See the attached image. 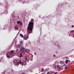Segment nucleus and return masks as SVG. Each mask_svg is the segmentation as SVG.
<instances>
[{"instance_id": "obj_13", "label": "nucleus", "mask_w": 74, "mask_h": 74, "mask_svg": "<svg viewBox=\"0 0 74 74\" xmlns=\"http://www.w3.org/2000/svg\"><path fill=\"white\" fill-rule=\"evenodd\" d=\"M14 28H15V29L16 30H18V28L16 26H15Z\"/></svg>"}, {"instance_id": "obj_12", "label": "nucleus", "mask_w": 74, "mask_h": 74, "mask_svg": "<svg viewBox=\"0 0 74 74\" xmlns=\"http://www.w3.org/2000/svg\"><path fill=\"white\" fill-rule=\"evenodd\" d=\"M18 47H22V45H21V44H18Z\"/></svg>"}, {"instance_id": "obj_21", "label": "nucleus", "mask_w": 74, "mask_h": 74, "mask_svg": "<svg viewBox=\"0 0 74 74\" xmlns=\"http://www.w3.org/2000/svg\"><path fill=\"white\" fill-rule=\"evenodd\" d=\"M21 74H26L25 73H24V72H23V73H22Z\"/></svg>"}, {"instance_id": "obj_6", "label": "nucleus", "mask_w": 74, "mask_h": 74, "mask_svg": "<svg viewBox=\"0 0 74 74\" xmlns=\"http://www.w3.org/2000/svg\"><path fill=\"white\" fill-rule=\"evenodd\" d=\"M28 39V37H24L23 38L24 40H27Z\"/></svg>"}, {"instance_id": "obj_10", "label": "nucleus", "mask_w": 74, "mask_h": 74, "mask_svg": "<svg viewBox=\"0 0 74 74\" xmlns=\"http://www.w3.org/2000/svg\"><path fill=\"white\" fill-rule=\"evenodd\" d=\"M60 64H63L64 63V61H60Z\"/></svg>"}, {"instance_id": "obj_9", "label": "nucleus", "mask_w": 74, "mask_h": 74, "mask_svg": "<svg viewBox=\"0 0 74 74\" xmlns=\"http://www.w3.org/2000/svg\"><path fill=\"white\" fill-rule=\"evenodd\" d=\"M70 62V61L69 60H66V61L65 63H66V64H67V63H68V62Z\"/></svg>"}, {"instance_id": "obj_3", "label": "nucleus", "mask_w": 74, "mask_h": 74, "mask_svg": "<svg viewBox=\"0 0 74 74\" xmlns=\"http://www.w3.org/2000/svg\"><path fill=\"white\" fill-rule=\"evenodd\" d=\"M17 24H19V25H20L21 26H22V23L21 21H18L17 22Z\"/></svg>"}, {"instance_id": "obj_11", "label": "nucleus", "mask_w": 74, "mask_h": 74, "mask_svg": "<svg viewBox=\"0 0 74 74\" xmlns=\"http://www.w3.org/2000/svg\"><path fill=\"white\" fill-rule=\"evenodd\" d=\"M8 53H7V54L6 55V56H7V58H9V59H10V58H11V57H10V56H9L8 55Z\"/></svg>"}, {"instance_id": "obj_1", "label": "nucleus", "mask_w": 74, "mask_h": 74, "mask_svg": "<svg viewBox=\"0 0 74 74\" xmlns=\"http://www.w3.org/2000/svg\"><path fill=\"white\" fill-rule=\"evenodd\" d=\"M31 21V22H29L28 25V27L27 28V32L28 34H30V33H32L33 30V27L34 19L32 18Z\"/></svg>"}, {"instance_id": "obj_15", "label": "nucleus", "mask_w": 74, "mask_h": 74, "mask_svg": "<svg viewBox=\"0 0 74 74\" xmlns=\"http://www.w3.org/2000/svg\"><path fill=\"white\" fill-rule=\"evenodd\" d=\"M20 36L21 37H22V38L23 37V35H22V34H20Z\"/></svg>"}, {"instance_id": "obj_27", "label": "nucleus", "mask_w": 74, "mask_h": 74, "mask_svg": "<svg viewBox=\"0 0 74 74\" xmlns=\"http://www.w3.org/2000/svg\"><path fill=\"white\" fill-rule=\"evenodd\" d=\"M25 59L26 60H27V58H25Z\"/></svg>"}, {"instance_id": "obj_26", "label": "nucleus", "mask_w": 74, "mask_h": 74, "mask_svg": "<svg viewBox=\"0 0 74 74\" xmlns=\"http://www.w3.org/2000/svg\"><path fill=\"white\" fill-rule=\"evenodd\" d=\"M73 51H74V50H72V52H73Z\"/></svg>"}, {"instance_id": "obj_7", "label": "nucleus", "mask_w": 74, "mask_h": 74, "mask_svg": "<svg viewBox=\"0 0 74 74\" xmlns=\"http://www.w3.org/2000/svg\"><path fill=\"white\" fill-rule=\"evenodd\" d=\"M23 40H21L20 42V44H23Z\"/></svg>"}, {"instance_id": "obj_18", "label": "nucleus", "mask_w": 74, "mask_h": 74, "mask_svg": "<svg viewBox=\"0 0 74 74\" xmlns=\"http://www.w3.org/2000/svg\"><path fill=\"white\" fill-rule=\"evenodd\" d=\"M57 67L58 69H60V67L59 66V65H58Z\"/></svg>"}, {"instance_id": "obj_16", "label": "nucleus", "mask_w": 74, "mask_h": 74, "mask_svg": "<svg viewBox=\"0 0 74 74\" xmlns=\"http://www.w3.org/2000/svg\"><path fill=\"white\" fill-rule=\"evenodd\" d=\"M10 53H14V50H11L10 51Z\"/></svg>"}, {"instance_id": "obj_25", "label": "nucleus", "mask_w": 74, "mask_h": 74, "mask_svg": "<svg viewBox=\"0 0 74 74\" xmlns=\"http://www.w3.org/2000/svg\"><path fill=\"white\" fill-rule=\"evenodd\" d=\"M24 65H26V63H25V64H24Z\"/></svg>"}, {"instance_id": "obj_2", "label": "nucleus", "mask_w": 74, "mask_h": 74, "mask_svg": "<svg viewBox=\"0 0 74 74\" xmlns=\"http://www.w3.org/2000/svg\"><path fill=\"white\" fill-rule=\"evenodd\" d=\"M19 63L21 64V65H23V63H22V62H21V60H20L19 62H17L16 63L17 65H19Z\"/></svg>"}, {"instance_id": "obj_23", "label": "nucleus", "mask_w": 74, "mask_h": 74, "mask_svg": "<svg viewBox=\"0 0 74 74\" xmlns=\"http://www.w3.org/2000/svg\"><path fill=\"white\" fill-rule=\"evenodd\" d=\"M53 56L54 57H55V55H53Z\"/></svg>"}, {"instance_id": "obj_19", "label": "nucleus", "mask_w": 74, "mask_h": 74, "mask_svg": "<svg viewBox=\"0 0 74 74\" xmlns=\"http://www.w3.org/2000/svg\"><path fill=\"white\" fill-rule=\"evenodd\" d=\"M41 71H44V69L42 68L41 70Z\"/></svg>"}, {"instance_id": "obj_14", "label": "nucleus", "mask_w": 74, "mask_h": 74, "mask_svg": "<svg viewBox=\"0 0 74 74\" xmlns=\"http://www.w3.org/2000/svg\"><path fill=\"white\" fill-rule=\"evenodd\" d=\"M23 56L22 54V53H20V54L19 58H22Z\"/></svg>"}, {"instance_id": "obj_22", "label": "nucleus", "mask_w": 74, "mask_h": 74, "mask_svg": "<svg viewBox=\"0 0 74 74\" xmlns=\"http://www.w3.org/2000/svg\"><path fill=\"white\" fill-rule=\"evenodd\" d=\"M72 27H74V25H72Z\"/></svg>"}, {"instance_id": "obj_24", "label": "nucleus", "mask_w": 74, "mask_h": 74, "mask_svg": "<svg viewBox=\"0 0 74 74\" xmlns=\"http://www.w3.org/2000/svg\"><path fill=\"white\" fill-rule=\"evenodd\" d=\"M35 53V55H36V53Z\"/></svg>"}, {"instance_id": "obj_30", "label": "nucleus", "mask_w": 74, "mask_h": 74, "mask_svg": "<svg viewBox=\"0 0 74 74\" xmlns=\"http://www.w3.org/2000/svg\"><path fill=\"white\" fill-rule=\"evenodd\" d=\"M63 66H64V65H62Z\"/></svg>"}, {"instance_id": "obj_28", "label": "nucleus", "mask_w": 74, "mask_h": 74, "mask_svg": "<svg viewBox=\"0 0 74 74\" xmlns=\"http://www.w3.org/2000/svg\"><path fill=\"white\" fill-rule=\"evenodd\" d=\"M54 74H56V73H54Z\"/></svg>"}, {"instance_id": "obj_5", "label": "nucleus", "mask_w": 74, "mask_h": 74, "mask_svg": "<svg viewBox=\"0 0 74 74\" xmlns=\"http://www.w3.org/2000/svg\"><path fill=\"white\" fill-rule=\"evenodd\" d=\"M25 51L26 52H30V50L28 49H26L25 50Z\"/></svg>"}, {"instance_id": "obj_29", "label": "nucleus", "mask_w": 74, "mask_h": 74, "mask_svg": "<svg viewBox=\"0 0 74 74\" xmlns=\"http://www.w3.org/2000/svg\"><path fill=\"white\" fill-rule=\"evenodd\" d=\"M12 71H13V70L12 69Z\"/></svg>"}, {"instance_id": "obj_8", "label": "nucleus", "mask_w": 74, "mask_h": 74, "mask_svg": "<svg viewBox=\"0 0 74 74\" xmlns=\"http://www.w3.org/2000/svg\"><path fill=\"white\" fill-rule=\"evenodd\" d=\"M8 54L9 53V54L10 55H11V56H12V55H13V54L12 53H11L8 52Z\"/></svg>"}, {"instance_id": "obj_4", "label": "nucleus", "mask_w": 74, "mask_h": 74, "mask_svg": "<svg viewBox=\"0 0 74 74\" xmlns=\"http://www.w3.org/2000/svg\"><path fill=\"white\" fill-rule=\"evenodd\" d=\"M25 48L23 47H22V48L20 49V51H24V50H25Z\"/></svg>"}, {"instance_id": "obj_20", "label": "nucleus", "mask_w": 74, "mask_h": 74, "mask_svg": "<svg viewBox=\"0 0 74 74\" xmlns=\"http://www.w3.org/2000/svg\"><path fill=\"white\" fill-rule=\"evenodd\" d=\"M67 66H66L65 67L64 69H67Z\"/></svg>"}, {"instance_id": "obj_17", "label": "nucleus", "mask_w": 74, "mask_h": 74, "mask_svg": "<svg viewBox=\"0 0 74 74\" xmlns=\"http://www.w3.org/2000/svg\"><path fill=\"white\" fill-rule=\"evenodd\" d=\"M73 32H74V30L70 32V33H73Z\"/></svg>"}]
</instances>
